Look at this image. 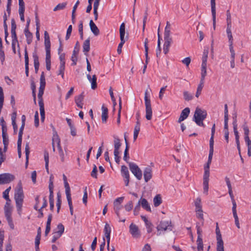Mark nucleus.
<instances>
[{
  "label": "nucleus",
  "mask_w": 251,
  "mask_h": 251,
  "mask_svg": "<svg viewBox=\"0 0 251 251\" xmlns=\"http://www.w3.org/2000/svg\"><path fill=\"white\" fill-rule=\"evenodd\" d=\"M214 149H209V153L208 155V159L206 165L204 166V173L203 175V193L206 195L208 194V181L209 177V167L211 163L213 155Z\"/></svg>",
  "instance_id": "obj_1"
},
{
  "label": "nucleus",
  "mask_w": 251,
  "mask_h": 251,
  "mask_svg": "<svg viewBox=\"0 0 251 251\" xmlns=\"http://www.w3.org/2000/svg\"><path fill=\"white\" fill-rule=\"evenodd\" d=\"M24 198V194L22 184L21 181H20L18 184L17 188L15 190L14 194L16 205L18 212L19 214H20L22 209Z\"/></svg>",
  "instance_id": "obj_2"
},
{
  "label": "nucleus",
  "mask_w": 251,
  "mask_h": 251,
  "mask_svg": "<svg viewBox=\"0 0 251 251\" xmlns=\"http://www.w3.org/2000/svg\"><path fill=\"white\" fill-rule=\"evenodd\" d=\"M207 112L205 110L197 107L194 115L193 120L199 126H204L203 120L206 118Z\"/></svg>",
  "instance_id": "obj_3"
},
{
  "label": "nucleus",
  "mask_w": 251,
  "mask_h": 251,
  "mask_svg": "<svg viewBox=\"0 0 251 251\" xmlns=\"http://www.w3.org/2000/svg\"><path fill=\"white\" fill-rule=\"evenodd\" d=\"M145 104L146 106V118L148 120H151L152 118V108L151 100L148 97V90L145 93Z\"/></svg>",
  "instance_id": "obj_4"
},
{
  "label": "nucleus",
  "mask_w": 251,
  "mask_h": 251,
  "mask_svg": "<svg viewBox=\"0 0 251 251\" xmlns=\"http://www.w3.org/2000/svg\"><path fill=\"white\" fill-rule=\"evenodd\" d=\"M125 25L124 23H123L120 27V36L121 42L118 45L117 49V52L118 54H120L122 52V48L123 47V45L126 42V39H125Z\"/></svg>",
  "instance_id": "obj_5"
},
{
  "label": "nucleus",
  "mask_w": 251,
  "mask_h": 251,
  "mask_svg": "<svg viewBox=\"0 0 251 251\" xmlns=\"http://www.w3.org/2000/svg\"><path fill=\"white\" fill-rule=\"evenodd\" d=\"M129 167L131 173L138 180H141L142 177V173L141 169L135 163H129Z\"/></svg>",
  "instance_id": "obj_6"
},
{
  "label": "nucleus",
  "mask_w": 251,
  "mask_h": 251,
  "mask_svg": "<svg viewBox=\"0 0 251 251\" xmlns=\"http://www.w3.org/2000/svg\"><path fill=\"white\" fill-rule=\"evenodd\" d=\"M197 232L198 234V238L197 240V251H203V244L202 239V229L200 228V226L198 225L196 226Z\"/></svg>",
  "instance_id": "obj_7"
},
{
  "label": "nucleus",
  "mask_w": 251,
  "mask_h": 251,
  "mask_svg": "<svg viewBox=\"0 0 251 251\" xmlns=\"http://www.w3.org/2000/svg\"><path fill=\"white\" fill-rule=\"evenodd\" d=\"M172 225H171V222H168V221H161L160 222V224L157 226L156 228L158 230V231L160 230H164L166 231L167 229H169L170 230H172ZM161 234L160 232H158L157 233V235H160Z\"/></svg>",
  "instance_id": "obj_8"
},
{
  "label": "nucleus",
  "mask_w": 251,
  "mask_h": 251,
  "mask_svg": "<svg viewBox=\"0 0 251 251\" xmlns=\"http://www.w3.org/2000/svg\"><path fill=\"white\" fill-rule=\"evenodd\" d=\"M15 176L9 173H4L0 175V184H7L14 180Z\"/></svg>",
  "instance_id": "obj_9"
},
{
  "label": "nucleus",
  "mask_w": 251,
  "mask_h": 251,
  "mask_svg": "<svg viewBox=\"0 0 251 251\" xmlns=\"http://www.w3.org/2000/svg\"><path fill=\"white\" fill-rule=\"evenodd\" d=\"M129 232L132 237L135 238H138L141 236V233L138 227L134 224L131 223L129 226Z\"/></svg>",
  "instance_id": "obj_10"
},
{
  "label": "nucleus",
  "mask_w": 251,
  "mask_h": 251,
  "mask_svg": "<svg viewBox=\"0 0 251 251\" xmlns=\"http://www.w3.org/2000/svg\"><path fill=\"white\" fill-rule=\"evenodd\" d=\"M79 51V43L78 42H77L75 44V46L74 48V50H73V52L71 57V60L73 63L72 65H75L76 64V62L77 61V55Z\"/></svg>",
  "instance_id": "obj_11"
},
{
  "label": "nucleus",
  "mask_w": 251,
  "mask_h": 251,
  "mask_svg": "<svg viewBox=\"0 0 251 251\" xmlns=\"http://www.w3.org/2000/svg\"><path fill=\"white\" fill-rule=\"evenodd\" d=\"M216 0H211V12L212 16V21H213V26L214 29H215L216 28Z\"/></svg>",
  "instance_id": "obj_12"
},
{
  "label": "nucleus",
  "mask_w": 251,
  "mask_h": 251,
  "mask_svg": "<svg viewBox=\"0 0 251 251\" xmlns=\"http://www.w3.org/2000/svg\"><path fill=\"white\" fill-rule=\"evenodd\" d=\"M190 110L189 108H184L181 112L180 115L177 121L178 123H181V122L185 120L189 116Z\"/></svg>",
  "instance_id": "obj_13"
},
{
  "label": "nucleus",
  "mask_w": 251,
  "mask_h": 251,
  "mask_svg": "<svg viewBox=\"0 0 251 251\" xmlns=\"http://www.w3.org/2000/svg\"><path fill=\"white\" fill-rule=\"evenodd\" d=\"M144 178L146 182H148L152 177V170L150 167H147L144 170Z\"/></svg>",
  "instance_id": "obj_14"
},
{
  "label": "nucleus",
  "mask_w": 251,
  "mask_h": 251,
  "mask_svg": "<svg viewBox=\"0 0 251 251\" xmlns=\"http://www.w3.org/2000/svg\"><path fill=\"white\" fill-rule=\"evenodd\" d=\"M137 203H139V206H140V205H141L144 209L148 211L151 212V207L146 199L141 198Z\"/></svg>",
  "instance_id": "obj_15"
},
{
  "label": "nucleus",
  "mask_w": 251,
  "mask_h": 251,
  "mask_svg": "<svg viewBox=\"0 0 251 251\" xmlns=\"http://www.w3.org/2000/svg\"><path fill=\"white\" fill-rule=\"evenodd\" d=\"M56 143L61 160L62 162H64L65 160L64 153L61 146L60 139L58 138V136H56Z\"/></svg>",
  "instance_id": "obj_16"
},
{
  "label": "nucleus",
  "mask_w": 251,
  "mask_h": 251,
  "mask_svg": "<svg viewBox=\"0 0 251 251\" xmlns=\"http://www.w3.org/2000/svg\"><path fill=\"white\" fill-rule=\"evenodd\" d=\"M45 47L46 51H50V42L49 34L47 31L44 32Z\"/></svg>",
  "instance_id": "obj_17"
},
{
  "label": "nucleus",
  "mask_w": 251,
  "mask_h": 251,
  "mask_svg": "<svg viewBox=\"0 0 251 251\" xmlns=\"http://www.w3.org/2000/svg\"><path fill=\"white\" fill-rule=\"evenodd\" d=\"M25 73L26 76H28L29 74V58L26 47L25 49Z\"/></svg>",
  "instance_id": "obj_18"
},
{
  "label": "nucleus",
  "mask_w": 251,
  "mask_h": 251,
  "mask_svg": "<svg viewBox=\"0 0 251 251\" xmlns=\"http://www.w3.org/2000/svg\"><path fill=\"white\" fill-rule=\"evenodd\" d=\"M32 56H33V61H34V68H35V73H37L39 68L40 63H39V57H38V55L36 53V51H35L33 53Z\"/></svg>",
  "instance_id": "obj_19"
},
{
  "label": "nucleus",
  "mask_w": 251,
  "mask_h": 251,
  "mask_svg": "<svg viewBox=\"0 0 251 251\" xmlns=\"http://www.w3.org/2000/svg\"><path fill=\"white\" fill-rule=\"evenodd\" d=\"M50 51H46V66L47 70L50 71L51 68Z\"/></svg>",
  "instance_id": "obj_20"
},
{
  "label": "nucleus",
  "mask_w": 251,
  "mask_h": 251,
  "mask_svg": "<svg viewBox=\"0 0 251 251\" xmlns=\"http://www.w3.org/2000/svg\"><path fill=\"white\" fill-rule=\"evenodd\" d=\"M89 25L91 31L95 36H98L100 34V30L92 20H91L89 23Z\"/></svg>",
  "instance_id": "obj_21"
},
{
  "label": "nucleus",
  "mask_w": 251,
  "mask_h": 251,
  "mask_svg": "<svg viewBox=\"0 0 251 251\" xmlns=\"http://www.w3.org/2000/svg\"><path fill=\"white\" fill-rule=\"evenodd\" d=\"M102 113H101V120L102 123H106L108 118V109L107 107L102 105L101 107Z\"/></svg>",
  "instance_id": "obj_22"
},
{
  "label": "nucleus",
  "mask_w": 251,
  "mask_h": 251,
  "mask_svg": "<svg viewBox=\"0 0 251 251\" xmlns=\"http://www.w3.org/2000/svg\"><path fill=\"white\" fill-rule=\"evenodd\" d=\"M125 141L126 143V149L124 151V155L123 157V159L127 163H128V160L129 158V156L128 155V150H129V146L127 140L126 136H125Z\"/></svg>",
  "instance_id": "obj_23"
},
{
  "label": "nucleus",
  "mask_w": 251,
  "mask_h": 251,
  "mask_svg": "<svg viewBox=\"0 0 251 251\" xmlns=\"http://www.w3.org/2000/svg\"><path fill=\"white\" fill-rule=\"evenodd\" d=\"M242 128H243V130L244 131L245 141L246 143L248 141L250 140L249 136L250 130H249V128L247 126L246 122H245L244 124L242 125Z\"/></svg>",
  "instance_id": "obj_24"
},
{
  "label": "nucleus",
  "mask_w": 251,
  "mask_h": 251,
  "mask_svg": "<svg viewBox=\"0 0 251 251\" xmlns=\"http://www.w3.org/2000/svg\"><path fill=\"white\" fill-rule=\"evenodd\" d=\"M114 204V210L115 211V212L117 216V217L120 219V222H125L126 221V219L124 218L123 219L121 220V217L120 214V210L122 208L121 205H120L119 204H116L113 203Z\"/></svg>",
  "instance_id": "obj_25"
},
{
  "label": "nucleus",
  "mask_w": 251,
  "mask_h": 251,
  "mask_svg": "<svg viewBox=\"0 0 251 251\" xmlns=\"http://www.w3.org/2000/svg\"><path fill=\"white\" fill-rule=\"evenodd\" d=\"M90 49V39L88 38L86 39L83 44V51L85 55H88L87 53L89 51Z\"/></svg>",
  "instance_id": "obj_26"
},
{
  "label": "nucleus",
  "mask_w": 251,
  "mask_h": 251,
  "mask_svg": "<svg viewBox=\"0 0 251 251\" xmlns=\"http://www.w3.org/2000/svg\"><path fill=\"white\" fill-rule=\"evenodd\" d=\"M63 179L64 183V187L65 188V193L66 196L71 195L70 187L68 182H67V177L64 174L63 175Z\"/></svg>",
  "instance_id": "obj_27"
},
{
  "label": "nucleus",
  "mask_w": 251,
  "mask_h": 251,
  "mask_svg": "<svg viewBox=\"0 0 251 251\" xmlns=\"http://www.w3.org/2000/svg\"><path fill=\"white\" fill-rule=\"evenodd\" d=\"M114 151L120 152L119 149L121 146L122 144L120 142V140L117 137H114Z\"/></svg>",
  "instance_id": "obj_28"
},
{
  "label": "nucleus",
  "mask_w": 251,
  "mask_h": 251,
  "mask_svg": "<svg viewBox=\"0 0 251 251\" xmlns=\"http://www.w3.org/2000/svg\"><path fill=\"white\" fill-rule=\"evenodd\" d=\"M206 64L202 63L201 64V81H204L205 79V77L206 75Z\"/></svg>",
  "instance_id": "obj_29"
},
{
  "label": "nucleus",
  "mask_w": 251,
  "mask_h": 251,
  "mask_svg": "<svg viewBox=\"0 0 251 251\" xmlns=\"http://www.w3.org/2000/svg\"><path fill=\"white\" fill-rule=\"evenodd\" d=\"M217 251H224V242L222 239H217Z\"/></svg>",
  "instance_id": "obj_30"
},
{
  "label": "nucleus",
  "mask_w": 251,
  "mask_h": 251,
  "mask_svg": "<svg viewBox=\"0 0 251 251\" xmlns=\"http://www.w3.org/2000/svg\"><path fill=\"white\" fill-rule=\"evenodd\" d=\"M40 85L39 89L40 90H44L46 86V80L45 77L44 75V73L43 72L40 76Z\"/></svg>",
  "instance_id": "obj_31"
},
{
  "label": "nucleus",
  "mask_w": 251,
  "mask_h": 251,
  "mask_svg": "<svg viewBox=\"0 0 251 251\" xmlns=\"http://www.w3.org/2000/svg\"><path fill=\"white\" fill-rule=\"evenodd\" d=\"M30 148L29 146V143L27 142L25 146V153L26 158L25 167H27L28 163L29 155L30 152Z\"/></svg>",
  "instance_id": "obj_32"
},
{
  "label": "nucleus",
  "mask_w": 251,
  "mask_h": 251,
  "mask_svg": "<svg viewBox=\"0 0 251 251\" xmlns=\"http://www.w3.org/2000/svg\"><path fill=\"white\" fill-rule=\"evenodd\" d=\"M153 204L155 207L158 206L162 203V199L160 195H157L153 198Z\"/></svg>",
  "instance_id": "obj_33"
},
{
  "label": "nucleus",
  "mask_w": 251,
  "mask_h": 251,
  "mask_svg": "<svg viewBox=\"0 0 251 251\" xmlns=\"http://www.w3.org/2000/svg\"><path fill=\"white\" fill-rule=\"evenodd\" d=\"M10 201H6V202L5 203V204L4 207L5 214H11L12 208L10 205Z\"/></svg>",
  "instance_id": "obj_34"
},
{
  "label": "nucleus",
  "mask_w": 251,
  "mask_h": 251,
  "mask_svg": "<svg viewBox=\"0 0 251 251\" xmlns=\"http://www.w3.org/2000/svg\"><path fill=\"white\" fill-rule=\"evenodd\" d=\"M196 217L202 221L201 224H202V225H203L204 218H203V211H202V208L196 209Z\"/></svg>",
  "instance_id": "obj_35"
},
{
  "label": "nucleus",
  "mask_w": 251,
  "mask_h": 251,
  "mask_svg": "<svg viewBox=\"0 0 251 251\" xmlns=\"http://www.w3.org/2000/svg\"><path fill=\"white\" fill-rule=\"evenodd\" d=\"M49 189L50 191L49 201H54L53 199V185L52 183H49Z\"/></svg>",
  "instance_id": "obj_36"
},
{
  "label": "nucleus",
  "mask_w": 251,
  "mask_h": 251,
  "mask_svg": "<svg viewBox=\"0 0 251 251\" xmlns=\"http://www.w3.org/2000/svg\"><path fill=\"white\" fill-rule=\"evenodd\" d=\"M44 91L43 90H40L39 89V92L38 94V98L39 99V107L44 106V102H43V100L42 98L43 95L44 94Z\"/></svg>",
  "instance_id": "obj_37"
},
{
  "label": "nucleus",
  "mask_w": 251,
  "mask_h": 251,
  "mask_svg": "<svg viewBox=\"0 0 251 251\" xmlns=\"http://www.w3.org/2000/svg\"><path fill=\"white\" fill-rule=\"evenodd\" d=\"M44 159L45 161V168L47 171L49 172V154L46 151H44Z\"/></svg>",
  "instance_id": "obj_38"
},
{
  "label": "nucleus",
  "mask_w": 251,
  "mask_h": 251,
  "mask_svg": "<svg viewBox=\"0 0 251 251\" xmlns=\"http://www.w3.org/2000/svg\"><path fill=\"white\" fill-rule=\"evenodd\" d=\"M67 201L68 202L70 213L72 215H73V207L71 195L66 196Z\"/></svg>",
  "instance_id": "obj_39"
},
{
  "label": "nucleus",
  "mask_w": 251,
  "mask_h": 251,
  "mask_svg": "<svg viewBox=\"0 0 251 251\" xmlns=\"http://www.w3.org/2000/svg\"><path fill=\"white\" fill-rule=\"evenodd\" d=\"M67 2L60 3L58 4L54 8H53V11H56L57 10H63L64 9L66 5H67Z\"/></svg>",
  "instance_id": "obj_40"
},
{
  "label": "nucleus",
  "mask_w": 251,
  "mask_h": 251,
  "mask_svg": "<svg viewBox=\"0 0 251 251\" xmlns=\"http://www.w3.org/2000/svg\"><path fill=\"white\" fill-rule=\"evenodd\" d=\"M61 195L59 193H58L57 194V201H56L57 212L58 213L59 212V210L61 208Z\"/></svg>",
  "instance_id": "obj_41"
},
{
  "label": "nucleus",
  "mask_w": 251,
  "mask_h": 251,
  "mask_svg": "<svg viewBox=\"0 0 251 251\" xmlns=\"http://www.w3.org/2000/svg\"><path fill=\"white\" fill-rule=\"evenodd\" d=\"M119 108L118 110V118H117V123L118 125L120 123V116H121V108H122V100L121 97H119Z\"/></svg>",
  "instance_id": "obj_42"
},
{
  "label": "nucleus",
  "mask_w": 251,
  "mask_h": 251,
  "mask_svg": "<svg viewBox=\"0 0 251 251\" xmlns=\"http://www.w3.org/2000/svg\"><path fill=\"white\" fill-rule=\"evenodd\" d=\"M226 25H232L231 16L229 10H226Z\"/></svg>",
  "instance_id": "obj_43"
},
{
  "label": "nucleus",
  "mask_w": 251,
  "mask_h": 251,
  "mask_svg": "<svg viewBox=\"0 0 251 251\" xmlns=\"http://www.w3.org/2000/svg\"><path fill=\"white\" fill-rule=\"evenodd\" d=\"M57 229L58 230L55 231V232L61 236L64 231V226L61 223H60L57 225Z\"/></svg>",
  "instance_id": "obj_44"
},
{
  "label": "nucleus",
  "mask_w": 251,
  "mask_h": 251,
  "mask_svg": "<svg viewBox=\"0 0 251 251\" xmlns=\"http://www.w3.org/2000/svg\"><path fill=\"white\" fill-rule=\"evenodd\" d=\"M90 82H91L92 89H95L97 87V77L95 75H94L92 76V78L91 79V81H90Z\"/></svg>",
  "instance_id": "obj_45"
},
{
  "label": "nucleus",
  "mask_w": 251,
  "mask_h": 251,
  "mask_svg": "<svg viewBox=\"0 0 251 251\" xmlns=\"http://www.w3.org/2000/svg\"><path fill=\"white\" fill-rule=\"evenodd\" d=\"M208 54V50H204L203 52V55H202V63L207 64Z\"/></svg>",
  "instance_id": "obj_46"
},
{
  "label": "nucleus",
  "mask_w": 251,
  "mask_h": 251,
  "mask_svg": "<svg viewBox=\"0 0 251 251\" xmlns=\"http://www.w3.org/2000/svg\"><path fill=\"white\" fill-rule=\"evenodd\" d=\"M183 97L185 100L189 101L193 99V96L190 94L188 91L183 92Z\"/></svg>",
  "instance_id": "obj_47"
},
{
  "label": "nucleus",
  "mask_w": 251,
  "mask_h": 251,
  "mask_svg": "<svg viewBox=\"0 0 251 251\" xmlns=\"http://www.w3.org/2000/svg\"><path fill=\"white\" fill-rule=\"evenodd\" d=\"M10 189L11 187H9L3 192V197L6 200V201H10L9 198V192Z\"/></svg>",
  "instance_id": "obj_48"
},
{
  "label": "nucleus",
  "mask_w": 251,
  "mask_h": 251,
  "mask_svg": "<svg viewBox=\"0 0 251 251\" xmlns=\"http://www.w3.org/2000/svg\"><path fill=\"white\" fill-rule=\"evenodd\" d=\"M111 231V229L110 225L106 223L104 228V235H110Z\"/></svg>",
  "instance_id": "obj_49"
},
{
  "label": "nucleus",
  "mask_w": 251,
  "mask_h": 251,
  "mask_svg": "<svg viewBox=\"0 0 251 251\" xmlns=\"http://www.w3.org/2000/svg\"><path fill=\"white\" fill-rule=\"evenodd\" d=\"M4 101V94L3 92V89L0 86V108H2Z\"/></svg>",
  "instance_id": "obj_50"
},
{
  "label": "nucleus",
  "mask_w": 251,
  "mask_h": 251,
  "mask_svg": "<svg viewBox=\"0 0 251 251\" xmlns=\"http://www.w3.org/2000/svg\"><path fill=\"white\" fill-rule=\"evenodd\" d=\"M121 173L122 174V176L124 177L126 176H128L129 172L127 168L125 166L123 165L121 167Z\"/></svg>",
  "instance_id": "obj_51"
},
{
  "label": "nucleus",
  "mask_w": 251,
  "mask_h": 251,
  "mask_svg": "<svg viewBox=\"0 0 251 251\" xmlns=\"http://www.w3.org/2000/svg\"><path fill=\"white\" fill-rule=\"evenodd\" d=\"M125 210L129 212L132 210L133 208V202L131 201H129L125 205Z\"/></svg>",
  "instance_id": "obj_52"
},
{
  "label": "nucleus",
  "mask_w": 251,
  "mask_h": 251,
  "mask_svg": "<svg viewBox=\"0 0 251 251\" xmlns=\"http://www.w3.org/2000/svg\"><path fill=\"white\" fill-rule=\"evenodd\" d=\"M140 130V127H138V126H135L134 129V134H133L134 141H135L137 139Z\"/></svg>",
  "instance_id": "obj_53"
},
{
  "label": "nucleus",
  "mask_w": 251,
  "mask_h": 251,
  "mask_svg": "<svg viewBox=\"0 0 251 251\" xmlns=\"http://www.w3.org/2000/svg\"><path fill=\"white\" fill-rule=\"evenodd\" d=\"M84 92H82L80 95L75 97V102H82L84 99Z\"/></svg>",
  "instance_id": "obj_54"
},
{
  "label": "nucleus",
  "mask_w": 251,
  "mask_h": 251,
  "mask_svg": "<svg viewBox=\"0 0 251 251\" xmlns=\"http://www.w3.org/2000/svg\"><path fill=\"white\" fill-rule=\"evenodd\" d=\"M195 205L196 207L195 210L198 209L202 208V206L201 204V200L200 198H198L196 199V201H195Z\"/></svg>",
  "instance_id": "obj_55"
},
{
  "label": "nucleus",
  "mask_w": 251,
  "mask_h": 251,
  "mask_svg": "<svg viewBox=\"0 0 251 251\" xmlns=\"http://www.w3.org/2000/svg\"><path fill=\"white\" fill-rule=\"evenodd\" d=\"M40 111L41 115V120L42 122H43L45 118L44 106H41V107H40Z\"/></svg>",
  "instance_id": "obj_56"
},
{
  "label": "nucleus",
  "mask_w": 251,
  "mask_h": 251,
  "mask_svg": "<svg viewBox=\"0 0 251 251\" xmlns=\"http://www.w3.org/2000/svg\"><path fill=\"white\" fill-rule=\"evenodd\" d=\"M39 115L38 111H36L34 115V125L37 127L39 126Z\"/></svg>",
  "instance_id": "obj_57"
},
{
  "label": "nucleus",
  "mask_w": 251,
  "mask_h": 251,
  "mask_svg": "<svg viewBox=\"0 0 251 251\" xmlns=\"http://www.w3.org/2000/svg\"><path fill=\"white\" fill-rule=\"evenodd\" d=\"M173 42L172 37H164V45L171 46Z\"/></svg>",
  "instance_id": "obj_58"
},
{
  "label": "nucleus",
  "mask_w": 251,
  "mask_h": 251,
  "mask_svg": "<svg viewBox=\"0 0 251 251\" xmlns=\"http://www.w3.org/2000/svg\"><path fill=\"white\" fill-rule=\"evenodd\" d=\"M97 167L96 165H94L93 170L91 172V176L94 178H97Z\"/></svg>",
  "instance_id": "obj_59"
},
{
  "label": "nucleus",
  "mask_w": 251,
  "mask_h": 251,
  "mask_svg": "<svg viewBox=\"0 0 251 251\" xmlns=\"http://www.w3.org/2000/svg\"><path fill=\"white\" fill-rule=\"evenodd\" d=\"M216 238L217 239H222V235L220 233V230L218 226V224L216 223Z\"/></svg>",
  "instance_id": "obj_60"
},
{
  "label": "nucleus",
  "mask_w": 251,
  "mask_h": 251,
  "mask_svg": "<svg viewBox=\"0 0 251 251\" xmlns=\"http://www.w3.org/2000/svg\"><path fill=\"white\" fill-rule=\"evenodd\" d=\"M147 232L150 233L152 231L153 225L151 222L148 223L146 225Z\"/></svg>",
  "instance_id": "obj_61"
},
{
  "label": "nucleus",
  "mask_w": 251,
  "mask_h": 251,
  "mask_svg": "<svg viewBox=\"0 0 251 251\" xmlns=\"http://www.w3.org/2000/svg\"><path fill=\"white\" fill-rule=\"evenodd\" d=\"M25 34L26 39H32L33 35L29 29H25Z\"/></svg>",
  "instance_id": "obj_62"
},
{
  "label": "nucleus",
  "mask_w": 251,
  "mask_h": 251,
  "mask_svg": "<svg viewBox=\"0 0 251 251\" xmlns=\"http://www.w3.org/2000/svg\"><path fill=\"white\" fill-rule=\"evenodd\" d=\"M167 87V86H165L162 87L160 89V90L159 92V98L160 100L162 99L163 97V94L164 93V92L165 91Z\"/></svg>",
  "instance_id": "obj_63"
},
{
  "label": "nucleus",
  "mask_w": 251,
  "mask_h": 251,
  "mask_svg": "<svg viewBox=\"0 0 251 251\" xmlns=\"http://www.w3.org/2000/svg\"><path fill=\"white\" fill-rule=\"evenodd\" d=\"M120 152L114 151V158L117 163H119L120 161V157L119 156Z\"/></svg>",
  "instance_id": "obj_64"
}]
</instances>
